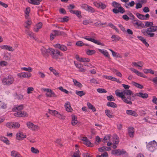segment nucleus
Wrapping results in <instances>:
<instances>
[{"label": "nucleus", "mask_w": 157, "mask_h": 157, "mask_svg": "<svg viewBox=\"0 0 157 157\" xmlns=\"http://www.w3.org/2000/svg\"><path fill=\"white\" fill-rule=\"evenodd\" d=\"M21 69L29 72H31L32 71V68L29 67L28 68L25 67H22L21 68Z\"/></svg>", "instance_id": "3c124183"}, {"label": "nucleus", "mask_w": 157, "mask_h": 157, "mask_svg": "<svg viewBox=\"0 0 157 157\" xmlns=\"http://www.w3.org/2000/svg\"><path fill=\"white\" fill-rule=\"evenodd\" d=\"M75 14L79 18L81 17V12L80 11L78 10L76 11Z\"/></svg>", "instance_id": "338daca9"}, {"label": "nucleus", "mask_w": 157, "mask_h": 157, "mask_svg": "<svg viewBox=\"0 0 157 157\" xmlns=\"http://www.w3.org/2000/svg\"><path fill=\"white\" fill-rule=\"evenodd\" d=\"M46 95L47 96L50 97H52V96L54 97H56V95H55L54 92L52 90L51 92H49V93H46Z\"/></svg>", "instance_id": "ea45409f"}, {"label": "nucleus", "mask_w": 157, "mask_h": 157, "mask_svg": "<svg viewBox=\"0 0 157 157\" xmlns=\"http://www.w3.org/2000/svg\"><path fill=\"white\" fill-rule=\"evenodd\" d=\"M120 90H117L115 91L116 95L121 98L122 100L126 103L131 105L132 104L131 101H129L126 99V97L124 95L123 91L121 92H119Z\"/></svg>", "instance_id": "20e7f679"}, {"label": "nucleus", "mask_w": 157, "mask_h": 157, "mask_svg": "<svg viewBox=\"0 0 157 157\" xmlns=\"http://www.w3.org/2000/svg\"><path fill=\"white\" fill-rule=\"evenodd\" d=\"M111 38L114 39V40L116 41H118L120 39V38L118 36L115 35H113Z\"/></svg>", "instance_id": "5fc2aeb1"}, {"label": "nucleus", "mask_w": 157, "mask_h": 157, "mask_svg": "<svg viewBox=\"0 0 157 157\" xmlns=\"http://www.w3.org/2000/svg\"><path fill=\"white\" fill-rule=\"evenodd\" d=\"M118 9L119 11V12L121 13H123L124 12V9L121 6H120L118 8Z\"/></svg>", "instance_id": "e2e57ef3"}, {"label": "nucleus", "mask_w": 157, "mask_h": 157, "mask_svg": "<svg viewBox=\"0 0 157 157\" xmlns=\"http://www.w3.org/2000/svg\"><path fill=\"white\" fill-rule=\"evenodd\" d=\"M38 75L40 76V77L42 78H44L45 76V75L40 71H39L38 73Z\"/></svg>", "instance_id": "13d9d810"}, {"label": "nucleus", "mask_w": 157, "mask_h": 157, "mask_svg": "<svg viewBox=\"0 0 157 157\" xmlns=\"http://www.w3.org/2000/svg\"><path fill=\"white\" fill-rule=\"evenodd\" d=\"M133 23L135 26H136L138 27H143L144 26V25L141 22L138 20L133 21Z\"/></svg>", "instance_id": "a211bd4d"}, {"label": "nucleus", "mask_w": 157, "mask_h": 157, "mask_svg": "<svg viewBox=\"0 0 157 157\" xmlns=\"http://www.w3.org/2000/svg\"><path fill=\"white\" fill-rule=\"evenodd\" d=\"M58 89L61 91H62V92H63L66 94H68V91L66 89H63V87L62 86L59 87L58 88Z\"/></svg>", "instance_id": "680f3d73"}, {"label": "nucleus", "mask_w": 157, "mask_h": 157, "mask_svg": "<svg viewBox=\"0 0 157 157\" xmlns=\"http://www.w3.org/2000/svg\"><path fill=\"white\" fill-rule=\"evenodd\" d=\"M87 105L89 109L92 110L94 112L95 111L96 109L95 108L94 106L91 104L90 103L87 102Z\"/></svg>", "instance_id": "4c0bfd02"}, {"label": "nucleus", "mask_w": 157, "mask_h": 157, "mask_svg": "<svg viewBox=\"0 0 157 157\" xmlns=\"http://www.w3.org/2000/svg\"><path fill=\"white\" fill-rule=\"evenodd\" d=\"M76 45L77 46H82L84 45H87V44H85L82 41H79L76 42Z\"/></svg>", "instance_id": "c03bdc74"}, {"label": "nucleus", "mask_w": 157, "mask_h": 157, "mask_svg": "<svg viewBox=\"0 0 157 157\" xmlns=\"http://www.w3.org/2000/svg\"><path fill=\"white\" fill-rule=\"evenodd\" d=\"M157 29V26L152 25L151 27L148 28L143 33L144 35L146 36L153 37L155 36V33L153 32L156 31Z\"/></svg>", "instance_id": "f257e3e1"}, {"label": "nucleus", "mask_w": 157, "mask_h": 157, "mask_svg": "<svg viewBox=\"0 0 157 157\" xmlns=\"http://www.w3.org/2000/svg\"><path fill=\"white\" fill-rule=\"evenodd\" d=\"M105 113H106V115L109 118H111L112 117V113L110 110L108 109L105 110Z\"/></svg>", "instance_id": "c85d7f7f"}, {"label": "nucleus", "mask_w": 157, "mask_h": 157, "mask_svg": "<svg viewBox=\"0 0 157 157\" xmlns=\"http://www.w3.org/2000/svg\"><path fill=\"white\" fill-rule=\"evenodd\" d=\"M106 147H102L99 148L98 149V151L100 152H102L106 150Z\"/></svg>", "instance_id": "0e129e2a"}, {"label": "nucleus", "mask_w": 157, "mask_h": 157, "mask_svg": "<svg viewBox=\"0 0 157 157\" xmlns=\"http://www.w3.org/2000/svg\"><path fill=\"white\" fill-rule=\"evenodd\" d=\"M54 47L56 48L59 49L60 50L63 51H66L67 50L66 46L63 45H61L59 44H57L55 45Z\"/></svg>", "instance_id": "ddd939ff"}, {"label": "nucleus", "mask_w": 157, "mask_h": 157, "mask_svg": "<svg viewBox=\"0 0 157 157\" xmlns=\"http://www.w3.org/2000/svg\"><path fill=\"white\" fill-rule=\"evenodd\" d=\"M48 111V113H49L56 116L59 119H63L64 118L62 115L59 113L56 110H52L49 109Z\"/></svg>", "instance_id": "1a4fd4ad"}, {"label": "nucleus", "mask_w": 157, "mask_h": 157, "mask_svg": "<svg viewBox=\"0 0 157 157\" xmlns=\"http://www.w3.org/2000/svg\"><path fill=\"white\" fill-rule=\"evenodd\" d=\"M107 100L110 101H114V98L112 95L109 96L107 97Z\"/></svg>", "instance_id": "69168bd1"}, {"label": "nucleus", "mask_w": 157, "mask_h": 157, "mask_svg": "<svg viewBox=\"0 0 157 157\" xmlns=\"http://www.w3.org/2000/svg\"><path fill=\"white\" fill-rule=\"evenodd\" d=\"M98 50L100 52L103 54L104 56L108 57L109 59H110V56L108 52L106 50H102L100 49H98Z\"/></svg>", "instance_id": "aec40b11"}, {"label": "nucleus", "mask_w": 157, "mask_h": 157, "mask_svg": "<svg viewBox=\"0 0 157 157\" xmlns=\"http://www.w3.org/2000/svg\"><path fill=\"white\" fill-rule=\"evenodd\" d=\"M73 82L74 84L76 86L79 87H82V85L79 82H78L77 80L75 79H73Z\"/></svg>", "instance_id": "c756f323"}, {"label": "nucleus", "mask_w": 157, "mask_h": 157, "mask_svg": "<svg viewBox=\"0 0 157 157\" xmlns=\"http://www.w3.org/2000/svg\"><path fill=\"white\" fill-rule=\"evenodd\" d=\"M30 12V9L29 7H27L26 8L25 11V17L26 19H27L29 16V14Z\"/></svg>", "instance_id": "72a5a7b5"}, {"label": "nucleus", "mask_w": 157, "mask_h": 157, "mask_svg": "<svg viewBox=\"0 0 157 157\" xmlns=\"http://www.w3.org/2000/svg\"><path fill=\"white\" fill-rule=\"evenodd\" d=\"M149 79L152 81L155 84H157V76L154 78L152 79L149 78Z\"/></svg>", "instance_id": "774afa93"}, {"label": "nucleus", "mask_w": 157, "mask_h": 157, "mask_svg": "<svg viewBox=\"0 0 157 157\" xmlns=\"http://www.w3.org/2000/svg\"><path fill=\"white\" fill-rule=\"evenodd\" d=\"M14 81L13 77L12 75H9L3 79L2 82L4 85L10 86L13 84Z\"/></svg>", "instance_id": "7ed1b4c3"}, {"label": "nucleus", "mask_w": 157, "mask_h": 157, "mask_svg": "<svg viewBox=\"0 0 157 157\" xmlns=\"http://www.w3.org/2000/svg\"><path fill=\"white\" fill-rule=\"evenodd\" d=\"M8 63L5 61H2L0 62V66L3 67L6 66L7 65Z\"/></svg>", "instance_id": "052dcab7"}, {"label": "nucleus", "mask_w": 157, "mask_h": 157, "mask_svg": "<svg viewBox=\"0 0 157 157\" xmlns=\"http://www.w3.org/2000/svg\"><path fill=\"white\" fill-rule=\"evenodd\" d=\"M132 84L133 85L138 88L142 89L143 88V86L142 85L136 82H132Z\"/></svg>", "instance_id": "a19ab883"}, {"label": "nucleus", "mask_w": 157, "mask_h": 157, "mask_svg": "<svg viewBox=\"0 0 157 157\" xmlns=\"http://www.w3.org/2000/svg\"><path fill=\"white\" fill-rule=\"evenodd\" d=\"M79 61L81 62H88L90 59L88 58H81L79 60Z\"/></svg>", "instance_id": "09e8293b"}, {"label": "nucleus", "mask_w": 157, "mask_h": 157, "mask_svg": "<svg viewBox=\"0 0 157 157\" xmlns=\"http://www.w3.org/2000/svg\"><path fill=\"white\" fill-rule=\"evenodd\" d=\"M126 113L128 115L132 116L134 117H136L138 115L134 111L131 110H127L126 111Z\"/></svg>", "instance_id": "5701e85b"}, {"label": "nucleus", "mask_w": 157, "mask_h": 157, "mask_svg": "<svg viewBox=\"0 0 157 157\" xmlns=\"http://www.w3.org/2000/svg\"><path fill=\"white\" fill-rule=\"evenodd\" d=\"M26 125L28 127L32 130L34 124L31 122H28L26 123Z\"/></svg>", "instance_id": "c9c22d12"}, {"label": "nucleus", "mask_w": 157, "mask_h": 157, "mask_svg": "<svg viewBox=\"0 0 157 157\" xmlns=\"http://www.w3.org/2000/svg\"><path fill=\"white\" fill-rule=\"evenodd\" d=\"M135 95H136V96L141 97L143 98H147L148 96V94H143L141 92L136 93L135 94Z\"/></svg>", "instance_id": "4be33fe9"}, {"label": "nucleus", "mask_w": 157, "mask_h": 157, "mask_svg": "<svg viewBox=\"0 0 157 157\" xmlns=\"http://www.w3.org/2000/svg\"><path fill=\"white\" fill-rule=\"evenodd\" d=\"M40 2V0H28V2L29 3L34 5H39Z\"/></svg>", "instance_id": "cd10ccee"}, {"label": "nucleus", "mask_w": 157, "mask_h": 157, "mask_svg": "<svg viewBox=\"0 0 157 157\" xmlns=\"http://www.w3.org/2000/svg\"><path fill=\"white\" fill-rule=\"evenodd\" d=\"M26 136L24 135L23 133L21 132H20L16 134V137L17 139L18 140H21L24 138L26 137Z\"/></svg>", "instance_id": "2eb2a0df"}, {"label": "nucleus", "mask_w": 157, "mask_h": 157, "mask_svg": "<svg viewBox=\"0 0 157 157\" xmlns=\"http://www.w3.org/2000/svg\"><path fill=\"white\" fill-rule=\"evenodd\" d=\"M134 128L133 127H130L128 129V134L131 137H132L134 135Z\"/></svg>", "instance_id": "f3484780"}, {"label": "nucleus", "mask_w": 157, "mask_h": 157, "mask_svg": "<svg viewBox=\"0 0 157 157\" xmlns=\"http://www.w3.org/2000/svg\"><path fill=\"white\" fill-rule=\"evenodd\" d=\"M65 107L66 110L68 112H71V109L70 106V103L69 102L67 101L65 104Z\"/></svg>", "instance_id": "b1692460"}, {"label": "nucleus", "mask_w": 157, "mask_h": 157, "mask_svg": "<svg viewBox=\"0 0 157 157\" xmlns=\"http://www.w3.org/2000/svg\"><path fill=\"white\" fill-rule=\"evenodd\" d=\"M78 122V121L77 120L76 117L75 116H73L72 117L71 124L73 125H76Z\"/></svg>", "instance_id": "f704fd0d"}, {"label": "nucleus", "mask_w": 157, "mask_h": 157, "mask_svg": "<svg viewBox=\"0 0 157 157\" xmlns=\"http://www.w3.org/2000/svg\"><path fill=\"white\" fill-rule=\"evenodd\" d=\"M97 91L99 93H105L107 92V91L103 89L98 88L97 89Z\"/></svg>", "instance_id": "4d7b16f0"}, {"label": "nucleus", "mask_w": 157, "mask_h": 157, "mask_svg": "<svg viewBox=\"0 0 157 157\" xmlns=\"http://www.w3.org/2000/svg\"><path fill=\"white\" fill-rule=\"evenodd\" d=\"M13 125L14 124L12 122H8L6 124V126L9 128H13Z\"/></svg>", "instance_id": "bf43d9fd"}, {"label": "nucleus", "mask_w": 157, "mask_h": 157, "mask_svg": "<svg viewBox=\"0 0 157 157\" xmlns=\"http://www.w3.org/2000/svg\"><path fill=\"white\" fill-rule=\"evenodd\" d=\"M27 115V113L25 112L19 111L14 113V115L17 117H25Z\"/></svg>", "instance_id": "4468645a"}, {"label": "nucleus", "mask_w": 157, "mask_h": 157, "mask_svg": "<svg viewBox=\"0 0 157 157\" xmlns=\"http://www.w3.org/2000/svg\"><path fill=\"white\" fill-rule=\"evenodd\" d=\"M83 38L84 39H86L87 40H88L92 42H93L97 44L100 45H102V46H103L104 45V44L103 43H101V42H99L98 40H95V39H94V38H90L88 36H86L84 37H83Z\"/></svg>", "instance_id": "0eeeda50"}, {"label": "nucleus", "mask_w": 157, "mask_h": 157, "mask_svg": "<svg viewBox=\"0 0 157 157\" xmlns=\"http://www.w3.org/2000/svg\"><path fill=\"white\" fill-rule=\"evenodd\" d=\"M0 48L2 49H5L10 51H13L14 49L12 47L7 45L1 46Z\"/></svg>", "instance_id": "dca6fc26"}, {"label": "nucleus", "mask_w": 157, "mask_h": 157, "mask_svg": "<svg viewBox=\"0 0 157 157\" xmlns=\"http://www.w3.org/2000/svg\"><path fill=\"white\" fill-rule=\"evenodd\" d=\"M74 63L76 67H78L79 69V71L81 72L84 71L85 70L82 67L83 66H82L81 64L75 63V62Z\"/></svg>", "instance_id": "a878e982"}, {"label": "nucleus", "mask_w": 157, "mask_h": 157, "mask_svg": "<svg viewBox=\"0 0 157 157\" xmlns=\"http://www.w3.org/2000/svg\"><path fill=\"white\" fill-rule=\"evenodd\" d=\"M94 5L96 7L98 8H100L102 10L105 9L106 7V5L101 2H94Z\"/></svg>", "instance_id": "6e6552de"}, {"label": "nucleus", "mask_w": 157, "mask_h": 157, "mask_svg": "<svg viewBox=\"0 0 157 157\" xmlns=\"http://www.w3.org/2000/svg\"><path fill=\"white\" fill-rule=\"evenodd\" d=\"M52 35H54L55 36H58L60 35H63L64 34V33L63 32L59 31L54 30L52 32Z\"/></svg>", "instance_id": "6ab92c4d"}, {"label": "nucleus", "mask_w": 157, "mask_h": 157, "mask_svg": "<svg viewBox=\"0 0 157 157\" xmlns=\"http://www.w3.org/2000/svg\"><path fill=\"white\" fill-rule=\"evenodd\" d=\"M86 11L91 13H94L95 12L94 9L93 8L90 6H89L88 7Z\"/></svg>", "instance_id": "8fccbe9b"}, {"label": "nucleus", "mask_w": 157, "mask_h": 157, "mask_svg": "<svg viewBox=\"0 0 157 157\" xmlns=\"http://www.w3.org/2000/svg\"><path fill=\"white\" fill-rule=\"evenodd\" d=\"M107 105L108 106L113 108H116L117 107L116 104L113 102L111 101L107 102Z\"/></svg>", "instance_id": "7c9ffc66"}, {"label": "nucleus", "mask_w": 157, "mask_h": 157, "mask_svg": "<svg viewBox=\"0 0 157 157\" xmlns=\"http://www.w3.org/2000/svg\"><path fill=\"white\" fill-rule=\"evenodd\" d=\"M86 54L88 55H92L95 53V51L94 50H88L86 51Z\"/></svg>", "instance_id": "49530a36"}, {"label": "nucleus", "mask_w": 157, "mask_h": 157, "mask_svg": "<svg viewBox=\"0 0 157 157\" xmlns=\"http://www.w3.org/2000/svg\"><path fill=\"white\" fill-rule=\"evenodd\" d=\"M126 152L124 150H113L112 151V154H113L116 155H121L125 154Z\"/></svg>", "instance_id": "9d476101"}, {"label": "nucleus", "mask_w": 157, "mask_h": 157, "mask_svg": "<svg viewBox=\"0 0 157 157\" xmlns=\"http://www.w3.org/2000/svg\"><path fill=\"white\" fill-rule=\"evenodd\" d=\"M136 16L140 19L142 20H145V19L144 17V15L140 14L138 13L136 14Z\"/></svg>", "instance_id": "e433bc0d"}, {"label": "nucleus", "mask_w": 157, "mask_h": 157, "mask_svg": "<svg viewBox=\"0 0 157 157\" xmlns=\"http://www.w3.org/2000/svg\"><path fill=\"white\" fill-rule=\"evenodd\" d=\"M0 140L6 144H9V140L5 137L1 136L0 137Z\"/></svg>", "instance_id": "2f4dec72"}, {"label": "nucleus", "mask_w": 157, "mask_h": 157, "mask_svg": "<svg viewBox=\"0 0 157 157\" xmlns=\"http://www.w3.org/2000/svg\"><path fill=\"white\" fill-rule=\"evenodd\" d=\"M124 95L126 97V99H128L129 101H134L135 99L136 95L133 94L130 90H125L123 91Z\"/></svg>", "instance_id": "f03ea898"}, {"label": "nucleus", "mask_w": 157, "mask_h": 157, "mask_svg": "<svg viewBox=\"0 0 157 157\" xmlns=\"http://www.w3.org/2000/svg\"><path fill=\"white\" fill-rule=\"evenodd\" d=\"M17 76L22 78H27L30 77L31 74L29 72H25L19 73L17 74Z\"/></svg>", "instance_id": "9b49d317"}, {"label": "nucleus", "mask_w": 157, "mask_h": 157, "mask_svg": "<svg viewBox=\"0 0 157 157\" xmlns=\"http://www.w3.org/2000/svg\"><path fill=\"white\" fill-rule=\"evenodd\" d=\"M31 151L34 153L37 154L39 153L38 150L35 148L32 147L31 148Z\"/></svg>", "instance_id": "de8ad7c7"}, {"label": "nucleus", "mask_w": 157, "mask_h": 157, "mask_svg": "<svg viewBox=\"0 0 157 157\" xmlns=\"http://www.w3.org/2000/svg\"><path fill=\"white\" fill-rule=\"evenodd\" d=\"M19 153L15 151H13L11 152V156L13 157H16Z\"/></svg>", "instance_id": "6e6d98bb"}, {"label": "nucleus", "mask_w": 157, "mask_h": 157, "mask_svg": "<svg viewBox=\"0 0 157 157\" xmlns=\"http://www.w3.org/2000/svg\"><path fill=\"white\" fill-rule=\"evenodd\" d=\"M153 25V23L152 22L147 21L145 23V25L146 27H150Z\"/></svg>", "instance_id": "603ef678"}, {"label": "nucleus", "mask_w": 157, "mask_h": 157, "mask_svg": "<svg viewBox=\"0 0 157 157\" xmlns=\"http://www.w3.org/2000/svg\"><path fill=\"white\" fill-rule=\"evenodd\" d=\"M23 105H20L16 107H14L12 109L13 111L16 112L21 110L23 109Z\"/></svg>", "instance_id": "412c9836"}, {"label": "nucleus", "mask_w": 157, "mask_h": 157, "mask_svg": "<svg viewBox=\"0 0 157 157\" xmlns=\"http://www.w3.org/2000/svg\"><path fill=\"white\" fill-rule=\"evenodd\" d=\"M138 38L140 40H141L143 43L145 44L146 46L148 47L149 46V44L145 40L142 36H138Z\"/></svg>", "instance_id": "bb28decb"}, {"label": "nucleus", "mask_w": 157, "mask_h": 157, "mask_svg": "<svg viewBox=\"0 0 157 157\" xmlns=\"http://www.w3.org/2000/svg\"><path fill=\"white\" fill-rule=\"evenodd\" d=\"M75 93L76 94L78 95L80 97H81L85 94V93L82 91H80L76 90L75 91Z\"/></svg>", "instance_id": "79ce46f5"}, {"label": "nucleus", "mask_w": 157, "mask_h": 157, "mask_svg": "<svg viewBox=\"0 0 157 157\" xmlns=\"http://www.w3.org/2000/svg\"><path fill=\"white\" fill-rule=\"evenodd\" d=\"M49 53L53 59H57L59 55L62 56V54H61L58 50H54L51 48L50 49Z\"/></svg>", "instance_id": "423d86ee"}, {"label": "nucleus", "mask_w": 157, "mask_h": 157, "mask_svg": "<svg viewBox=\"0 0 157 157\" xmlns=\"http://www.w3.org/2000/svg\"><path fill=\"white\" fill-rule=\"evenodd\" d=\"M6 108V105L4 102L0 101V109H5Z\"/></svg>", "instance_id": "58836bf2"}, {"label": "nucleus", "mask_w": 157, "mask_h": 157, "mask_svg": "<svg viewBox=\"0 0 157 157\" xmlns=\"http://www.w3.org/2000/svg\"><path fill=\"white\" fill-rule=\"evenodd\" d=\"M13 123L14 124L13 125V128H19L20 126V124L18 123L15 122Z\"/></svg>", "instance_id": "864d4df0"}, {"label": "nucleus", "mask_w": 157, "mask_h": 157, "mask_svg": "<svg viewBox=\"0 0 157 157\" xmlns=\"http://www.w3.org/2000/svg\"><path fill=\"white\" fill-rule=\"evenodd\" d=\"M119 142L118 137L116 135H114L113 137V142L114 144H118Z\"/></svg>", "instance_id": "393cba45"}, {"label": "nucleus", "mask_w": 157, "mask_h": 157, "mask_svg": "<svg viewBox=\"0 0 157 157\" xmlns=\"http://www.w3.org/2000/svg\"><path fill=\"white\" fill-rule=\"evenodd\" d=\"M83 143L88 147H92L93 146V144L91 143L90 142L88 139L87 140L86 142H83Z\"/></svg>", "instance_id": "a18cd8bd"}, {"label": "nucleus", "mask_w": 157, "mask_h": 157, "mask_svg": "<svg viewBox=\"0 0 157 157\" xmlns=\"http://www.w3.org/2000/svg\"><path fill=\"white\" fill-rule=\"evenodd\" d=\"M50 48L47 49L44 46H42L40 49L41 54L44 56H46L48 53H49Z\"/></svg>", "instance_id": "f8f14e48"}, {"label": "nucleus", "mask_w": 157, "mask_h": 157, "mask_svg": "<svg viewBox=\"0 0 157 157\" xmlns=\"http://www.w3.org/2000/svg\"><path fill=\"white\" fill-rule=\"evenodd\" d=\"M147 147L149 151L153 152L157 148V143L155 140L151 141L147 144Z\"/></svg>", "instance_id": "39448f33"}, {"label": "nucleus", "mask_w": 157, "mask_h": 157, "mask_svg": "<svg viewBox=\"0 0 157 157\" xmlns=\"http://www.w3.org/2000/svg\"><path fill=\"white\" fill-rule=\"evenodd\" d=\"M144 73L146 74H147L149 73L151 74H153L155 73L154 71L151 69H145L144 70Z\"/></svg>", "instance_id": "37998d69"}, {"label": "nucleus", "mask_w": 157, "mask_h": 157, "mask_svg": "<svg viewBox=\"0 0 157 157\" xmlns=\"http://www.w3.org/2000/svg\"><path fill=\"white\" fill-rule=\"evenodd\" d=\"M112 5L114 8H118L121 5L115 1H113L112 3Z\"/></svg>", "instance_id": "473e14b6"}]
</instances>
